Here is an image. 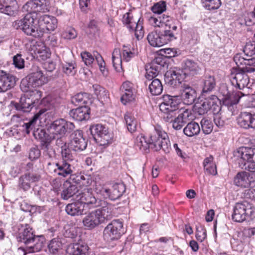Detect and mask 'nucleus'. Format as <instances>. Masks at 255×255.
I'll return each mask as SVG.
<instances>
[{
    "instance_id": "f257e3e1",
    "label": "nucleus",
    "mask_w": 255,
    "mask_h": 255,
    "mask_svg": "<svg viewBox=\"0 0 255 255\" xmlns=\"http://www.w3.org/2000/svg\"><path fill=\"white\" fill-rule=\"evenodd\" d=\"M134 146L143 153L148 152L151 148L156 151L161 149L165 153H168L171 149L168 135L160 127L154 128L149 140H147L142 134L138 135L135 138Z\"/></svg>"
},
{
    "instance_id": "f03ea898",
    "label": "nucleus",
    "mask_w": 255,
    "mask_h": 255,
    "mask_svg": "<svg viewBox=\"0 0 255 255\" xmlns=\"http://www.w3.org/2000/svg\"><path fill=\"white\" fill-rule=\"evenodd\" d=\"M113 207L107 205L86 214L83 219V224L85 229L92 230L110 220L113 217Z\"/></svg>"
},
{
    "instance_id": "7ed1b4c3",
    "label": "nucleus",
    "mask_w": 255,
    "mask_h": 255,
    "mask_svg": "<svg viewBox=\"0 0 255 255\" xmlns=\"http://www.w3.org/2000/svg\"><path fill=\"white\" fill-rule=\"evenodd\" d=\"M16 29L21 30L25 34L35 38L41 37L45 33L44 27L35 23L34 15L27 13L22 19L16 20L12 23Z\"/></svg>"
},
{
    "instance_id": "20e7f679",
    "label": "nucleus",
    "mask_w": 255,
    "mask_h": 255,
    "mask_svg": "<svg viewBox=\"0 0 255 255\" xmlns=\"http://www.w3.org/2000/svg\"><path fill=\"white\" fill-rule=\"evenodd\" d=\"M16 238L18 242L25 244L33 252L40 251L43 247L42 242L40 241L39 237L33 235L32 228L27 225L19 228Z\"/></svg>"
},
{
    "instance_id": "39448f33",
    "label": "nucleus",
    "mask_w": 255,
    "mask_h": 255,
    "mask_svg": "<svg viewBox=\"0 0 255 255\" xmlns=\"http://www.w3.org/2000/svg\"><path fill=\"white\" fill-rule=\"evenodd\" d=\"M171 31L155 30L150 32L147 36L149 44L153 47H161L169 42L177 38L178 32H176V27H172Z\"/></svg>"
},
{
    "instance_id": "423d86ee",
    "label": "nucleus",
    "mask_w": 255,
    "mask_h": 255,
    "mask_svg": "<svg viewBox=\"0 0 255 255\" xmlns=\"http://www.w3.org/2000/svg\"><path fill=\"white\" fill-rule=\"evenodd\" d=\"M33 72L25 79H22L20 88L24 92H27L31 88H36L42 86L48 82V78L45 76L38 67H33Z\"/></svg>"
},
{
    "instance_id": "0eeeda50",
    "label": "nucleus",
    "mask_w": 255,
    "mask_h": 255,
    "mask_svg": "<svg viewBox=\"0 0 255 255\" xmlns=\"http://www.w3.org/2000/svg\"><path fill=\"white\" fill-rule=\"evenodd\" d=\"M255 218V208L248 202L236 204L232 214V219L237 222L253 220Z\"/></svg>"
},
{
    "instance_id": "6e6552de",
    "label": "nucleus",
    "mask_w": 255,
    "mask_h": 255,
    "mask_svg": "<svg viewBox=\"0 0 255 255\" xmlns=\"http://www.w3.org/2000/svg\"><path fill=\"white\" fill-rule=\"evenodd\" d=\"M75 128L74 124L64 119H60L53 122L48 128L50 137H56V136H65L70 133Z\"/></svg>"
},
{
    "instance_id": "1a4fd4ad",
    "label": "nucleus",
    "mask_w": 255,
    "mask_h": 255,
    "mask_svg": "<svg viewBox=\"0 0 255 255\" xmlns=\"http://www.w3.org/2000/svg\"><path fill=\"white\" fill-rule=\"evenodd\" d=\"M124 233L123 222L119 220H114L104 230L103 237L105 241L111 242L118 240Z\"/></svg>"
},
{
    "instance_id": "9d476101",
    "label": "nucleus",
    "mask_w": 255,
    "mask_h": 255,
    "mask_svg": "<svg viewBox=\"0 0 255 255\" xmlns=\"http://www.w3.org/2000/svg\"><path fill=\"white\" fill-rule=\"evenodd\" d=\"M30 97H21L18 103H15L14 106L17 111L22 112H29L33 107L39 102L41 97V92L37 90L32 91Z\"/></svg>"
},
{
    "instance_id": "9b49d317",
    "label": "nucleus",
    "mask_w": 255,
    "mask_h": 255,
    "mask_svg": "<svg viewBox=\"0 0 255 255\" xmlns=\"http://www.w3.org/2000/svg\"><path fill=\"white\" fill-rule=\"evenodd\" d=\"M122 22L130 31L134 32V35L138 40L143 37L144 30L140 19H135L131 13L127 12L123 15Z\"/></svg>"
},
{
    "instance_id": "f8f14e48",
    "label": "nucleus",
    "mask_w": 255,
    "mask_h": 255,
    "mask_svg": "<svg viewBox=\"0 0 255 255\" xmlns=\"http://www.w3.org/2000/svg\"><path fill=\"white\" fill-rule=\"evenodd\" d=\"M47 168L54 175L66 177L72 174L74 167L68 161L61 160L57 163L49 162Z\"/></svg>"
},
{
    "instance_id": "ddd939ff",
    "label": "nucleus",
    "mask_w": 255,
    "mask_h": 255,
    "mask_svg": "<svg viewBox=\"0 0 255 255\" xmlns=\"http://www.w3.org/2000/svg\"><path fill=\"white\" fill-rule=\"evenodd\" d=\"M91 134L93 138L101 145H106L111 142V134L107 128L102 125L97 124L92 126L90 128Z\"/></svg>"
},
{
    "instance_id": "4468645a",
    "label": "nucleus",
    "mask_w": 255,
    "mask_h": 255,
    "mask_svg": "<svg viewBox=\"0 0 255 255\" xmlns=\"http://www.w3.org/2000/svg\"><path fill=\"white\" fill-rule=\"evenodd\" d=\"M238 156L244 161H247L245 163V169L250 172H255V148L241 147L238 151Z\"/></svg>"
},
{
    "instance_id": "2eb2a0df",
    "label": "nucleus",
    "mask_w": 255,
    "mask_h": 255,
    "mask_svg": "<svg viewBox=\"0 0 255 255\" xmlns=\"http://www.w3.org/2000/svg\"><path fill=\"white\" fill-rule=\"evenodd\" d=\"M87 142L88 140L83 136V131L81 130H76L70 135L69 144L73 151L81 152L86 148Z\"/></svg>"
},
{
    "instance_id": "dca6fc26",
    "label": "nucleus",
    "mask_w": 255,
    "mask_h": 255,
    "mask_svg": "<svg viewBox=\"0 0 255 255\" xmlns=\"http://www.w3.org/2000/svg\"><path fill=\"white\" fill-rule=\"evenodd\" d=\"M75 200L79 201L85 207L87 205L89 208H93L98 206L97 200L92 192L91 188H85L75 196Z\"/></svg>"
},
{
    "instance_id": "f3484780",
    "label": "nucleus",
    "mask_w": 255,
    "mask_h": 255,
    "mask_svg": "<svg viewBox=\"0 0 255 255\" xmlns=\"http://www.w3.org/2000/svg\"><path fill=\"white\" fill-rule=\"evenodd\" d=\"M165 62L160 57L155 58L152 62L146 66L145 77L149 81L156 77L164 67Z\"/></svg>"
},
{
    "instance_id": "a211bd4d",
    "label": "nucleus",
    "mask_w": 255,
    "mask_h": 255,
    "mask_svg": "<svg viewBox=\"0 0 255 255\" xmlns=\"http://www.w3.org/2000/svg\"><path fill=\"white\" fill-rule=\"evenodd\" d=\"M126 191V187L123 183H115L110 188H103L100 191L101 194L111 200L119 199Z\"/></svg>"
},
{
    "instance_id": "6ab92c4d",
    "label": "nucleus",
    "mask_w": 255,
    "mask_h": 255,
    "mask_svg": "<svg viewBox=\"0 0 255 255\" xmlns=\"http://www.w3.org/2000/svg\"><path fill=\"white\" fill-rule=\"evenodd\" d=\"M250 79L247 74L240 71L238 68L236 69L231 75L232 85L240 90L247 87L249 84Z\"/></svg>"
},
{
    "instance_id": "aec40b11",
    "label": "nucleus",
    "mask_w": 255,
    "mask_h": 255,
    "mask_svg": "<svg viewBox=\"0 0 255 255\" xmlns=\"http://www.w3.org/2000/svg\"><path fill=\"white\" fill-rule=\"evenodd\" d=\"M180 99L179 96H171L166 95L163 97V102L159 106L160 110L162 112L168 111L177 112L179 108Z\"/></svg>"
},
{
    "instance_id": "412c9836",
    "label": "nucleus",
    "mask_w": 255,
    "mask_h": 255,
    "mask_svg": "<svg viewBox=\"0 0 255 255\" xmlns=\"http://www.w3.org/2000/svg\"><path fill=\"white\" fill-rule=\"evenodd\" d=\"M180 99L183 102L187 105L193 104L197 98L196 90L185 83L181 84L180 89Z\"/></svg>"
},
{
    "instance_id": "4be33fe9",
    "label": "nucleus",
    "mask_w": 255,
    "mask_h": 255,
    "mask_svg": "<svg viewBox=\"0 0 255 255\" xmlns=\"http://www.w3.org/2000/svg\"><path fill=\"white\" fill-rule=\"evenodd\" d=\"M47 7L44 1L42 0H31L27 1L22 7L23 11L27 12L32 15L37 12H45Z\"/></svg>"
},
{
    "instance_id": "5701e85b",
    "label": "nucleus",
    "mask_w": 255,
    "mask_h": 255,
    "mask_svg": "<svg viewBox=\"0 0 255 255\" xmlns=\"http://www.w3.org/2000/svg\"><path fill=\"white\" fill-rule=\"evenodd\" d=\"M40 178V176L37 173H25L19 178L18 187L23 191H27L30 189L31 184L38 181Z\"/></svg>"
},
{
    "instance_id": "b1692460",
    "label": "nucleus",
    "mask_w": 255,
    "mask_h": 255,
    "mask_svg": "<svg viewBox=\"0 0 255 255\" xmlns=\"http://www.w3.org/2000/svg\"><path fill=\"white\" fill-rule=\"evenodd\" d=\"M16 77L4 71H0V92H4L14 86Z\"/></svg>"
},
{
    "instance_id": "393cba45",
    "label": "nucleus",
    "mask_w": 255,
    "mask_h": 255,
    "mask_svg": "<svg viewBox=\"0 0 255 255\" xmlns=\"http://www.w3.org/2000/svg\"><path fill=\"white\" fill-rule=\"evenodd\" d=\"M238 124L245 129L255 128V113L243 112L237 119Z\"/></svg>"
},
{
    "instance_id": "a878e982",
    "label": "nucleus",
    "mask_w": 255,
    "mask_h": 255,
    "mask_svg": "<svg viewBox=\"0 0 255 255\" xmlns=\"http://www.w3.org/2000/svg\"><path fill=\"white\" fill-rule=\"evenodd\" d=\"M216 85V80L213 76L204 75L201 81V86L202 88V96L206 97L215 89Z\"/></svg>"
},
{
    "instance_id": "bb28decb",
    "label": "nucleus",
    "mask_w": 255,
    "mask_h": 255,
    "mask_svg": "<svg viewBox=\"0 0 255 255\" xmlns=\"http://www.w3.org/2000/svg\"><path fill=\"white\" fill-rule=\"evenodd\" d=\"M38 23L40 26L44 27L46 31H54L57 26V20L54 16L42 15L39 16Z\"/></svg>"
},
{
    "instance_id": "cd10ccee",
    "label": "nucleus",
    "mask_w": 255,
    "mask_h": 255,
    "mask_svg": "<svg viewBox=\"0 0 255 255\" xmlns=\"http://www.w3.org/2000/svg\"><path fill=\"white\" fill-rule=\"evenodd\" d=\"M121 91L122 95L121 101L123 104L126 105L134 99L132 91V84L129 82L123 83L121 87Z\"/></svg>"
},
{
    "instance_id": "c85d7f7f",
    "label": "nucleus",
    "mask_w": 255,
    "mask_h": 255,
    "mask_svg": "<svg viewBox=\"0 0 255 255\" xmlns=\"http://www.w3.org/2000/svg\"><path fill=\"white\" fill-rule=\"evenodd\" d=\"M191 112L189 110H185L179 114L174 120L172 128L176 130H180L190 120L189 117L191 116Z\"/></svg>"
},
{
    "instance_id": "c756f323",
    "label": "nucleus",
    "mask_w": 255,
    "mask_h": 255,
    "mask_svg": "<svg viewBox=\"0 0 255 255\" xmlns=\"http://www.w3.org/2000/svg\"><path fill=\"white\" fill-rule=\"evenodd\" d=\"M79 192L77 186L67 180L63 184V190L61 194V198L63 200H68L73 197L75 200V196Z\"/></svg>"
},
{
    "instance_id": "7c9ffc66",
    "label": "nucleus",
    "mask_w": 255,
    "mask_h": 255,
    "mask_svg": "<svg viewBox=\"0 0 255 255\" xmlns=\"http://www.w3.org/2000/svg\"><path fill=\"white\" fill-rule=\"evenodd\" d=\"M88 107L80 106L79 108L72 109L69 112V116L77 121H82L89 118V113Z\"/></svg>"
},
{
    "instance_id": "2f4dec72",
    "label": "nucleus",
    "mask_w": 255,
    "mask_h": 255,
    "mask_svg": "<svg viewBox=\"0 0 255 255\" xmlns=\"http://www.w3.org/2000/svg\"><path fill=\"white\" fill-rule=\"evenodd\" d=\"M88 248L84 243L70 244L67 247L65 255H82L87 252Z\"/></svg>"
},
{
    "instance_id": "473e14b6",
    "label": "nucleus",
    "mask_w": 255,
    "mask_h": 255,
    "mask_svg": "<svg viewBox=\"0 0 255 255\" xmlns=\"http://www.w3.org/2000/svg\"><path fill=\"white\" fill-rule=\"evenodd\" d=\"M182 68L185 75L196 74L201 70L199 63L191 59H186L184 61Z\"/></svg>"
},
{
    "instance_id": "72a5a7b5",
    "label": "nucleus",
    "mask_w": 255,
    "mask_h": 255,
    "mask_svg": "<svg viewBox=\"0 0 255 255\" xmlns=\"http://www.w3.org/2000/svg\"><path fill=\"white\" fill-rule=\"evenodd\" d=\"M48 114V112L47 109L45 108L40 109L28 122L23 124L22 126L23 130H25L26 133L28 134L34 128L37 120L41 116H46Z\"/></svg>"
},
{
    "instance_id": "f704fd0d",
    "label": "nucleus",
    "mask_w": 255,
    "mask_h": 255,
    "mask_svg": "<svg viewBox=\"0 0 255 255\" xmlns=\"http://www.w3.org/2000/svg\"><path fill=\"white\" fill-rule=\"evenodd\" d=\"M213 103V102H211V96L205 98L204 100H201L194 105V111L200 115H204L210 110V104Z\"/></svg>"
},
{
    "instance_id": "c9c22d12",
    "label": "nucleus",
    "mask_w": 255,
    "mask_h": 255,
    "mask_svg": "<svg viewBox=\"0 0 255 255\" xmlns=\"http://www.w3.org/2000/svg\"><path fill=\"white\" fill-rule=\"evenodd\" d=\"M65 211L68 215L71 216H79L84 213V207L79 201H75L74 202L68 204L65 208Z\"/></svg>"
},
{
    "instance_id": "e433bc0d",
    "label": "nucleus",
    "mask_w": 255,
    "mask_h": 255,
    "mask_svg": "<svg viewBox=\"0 0 255 255\" xmlns=\"http://www.w3.org/2000/svg\"><path fill=\"white\" fill-rule=\"evenodd\" d=\"M234 183L236 186L244 188L248 187L252 185L248 173L246 172L238 173L234 178Z\"/></svg>"
},
{
    "instance_id": "4c0bfd02",
    "label": "nucleus",
    "mask_w": 255,
    "mask_h": 255,
    "mask_svg": "<svg viewBox=\"0 0 255 255\" xmlns=\"http://www.w3.org/2000/svg\"><path fill=\"white\" fill-rule=\"evenodd\" d=\"M71 102L76 106L91 103V95L87 93H79L72 98Z\"/></svg>"
},
{
    "instance_id": "58836bf2",
    "label": "nucleus",
    "mask_w": 255,
    "mask_h": 255,
    "mask_svg": "<svg viewBox=\"0 0 255 255\" xmlns=\"http://www.w3.org/2000/svg\"><path fill=\"white\" fill-rule=\"evenodd\" d=\"M183 131L186 136L192 137L197 135L200 133V127L197 123L191 122L187 124Z\"/></svg>"
},
{
    "instance_id": "ea45409f",
    "label": "nucleus",
    "mask_w": 255,
    "mask_h": 255,
    "mask_svg": "<svg viewBox=\"0 0 255 255\" xmlns=\"http://www.w3.org/2000/svg\"><path fill=\"white\" fill-rule=\"evenodd\" d=\"M48 250L50 254L58 255L61 252L63 244L59 238H54L51 240L48 246Z\"/></svg>"
},
{
    "instance_id": "a19ab883",
    "label": "nucleus",
    "mask_w": 255,
    "mask_h": 255,
    "mask_svg": "<svg viewBox=\"0 0 255 255\" xmlns=\"http://www.w3.org/2000/svg\"><path fill=\"white\" fill-rule=\"evenodd\" d=\"M124 118L128 130L130 133L135 132L137 129V122L133 115L130 112H127Z\"/></svg>"
},
{
    "instance_id": "79ce46f5",
    "label": "nucleus",
    "mask_w": 255,
    "mask_h": 255,
    "mask_svg": "<svg viewBox=\"0 0 255 255\" xmlns=\"http://www.w3.org/2000/svg\"><path fill=\"white\" fill-rule=\"evenodd\" d=\"M164 79L166 84L173 87L177 86L178 84H182L178 78V73L174 71L167 72Z\"/></svg>"
},
{
    "instance_id": "37998d69",
    "label": "nucleus",
    "mask_w": 255,
    "mask_h": 255,
    "mask_svg": "<svg viewBox=\"0 0 255 255\" xmlns=\"http://www.w3.org/2000/svg\"><path fill=\"white\" fill-rule=\"evenodd\" d=\"M203 165L205 171L210 174L216 175L217 174L216 165L213 162L212 156L206 157L203 162Z\"/></svg>"
},
{
    "instance_id": "c03bdc74",
    "label": "nucleus",
    "mask_w": 255,
    "mask_h": 255,
    "mask_svg": "<svg viewBox=\"0 0 255 255\" xmlns=\"http://www.w3.org/2000/svg\"><path fill=\"white\" fill-rule=\"evenodd\" d=\"M148 89L150 93L153 95H159L163 91V86L161 82L158 79H152L149 84Z\"/></svg>"
},
{
    "instance_id": "a18cd8bd",
    "label": "nucleus",
    "mask_w": 255,
    "mask_h": 255,
    "mask_svg": "<svg viewBox=\"0 0 255 255\" xmlns=\"http://www.w3.org/2000/svg\"><path fill=\"white\" fill-rule=\"evenodd\" d=\"M74 152L71 149L69 144L64 147V148L61 150L62 160L68 161L69 162L73 160L75 157Z\"/></svg>"
},
{
    "instance_id": "49530a36",
    "label": "nucleus",
    "mask_w": 255,
    "mask_h": 255,
    "mask_svg": "<svg viewBox=\"0 0 255 255\" xmlns=\"http://www.w3.org/2000/svg\"><path fill=\"white\" fill-rule=\"evenodd\" d=\"M92 88L99 100H101L103 102L108 98V92L104 88L98 84L93 85Z\"/></svg>"
},
{
    "instance_id": "de8ad7c7",
    "label": "nucleus",
    "mask_w": 255,
    "mask_h": 255,
    "mask_svg": "<svg viewBox=\"0 0 255 255\" xmlns=\"http://www.w3.org/2000/svg\"><path fill=\"white\" fill-rule=\"evenodd\" d=\"M160 19H161V22L163 26H165V29L164 30H171V27H176L175 32L178 33V30L177 28V26L175 25L172 20H171V17H170L168 15H165V14H163L162 15H159Z\"/></svg>"
},
{
    "instance_id": "09e8293b",
    "label": "nucleus",
    "mask_w": 255,
    "mask_h": 255,
    "mask_svg": "<svg viewBox=\"0 0 255 255\" xmlns=\"http://www.w3.org/2000/svg\"><path fill=\"white\" fill-rule=\"evenodd\" d=\"M112 61L115 69L119 71L122 68V57L119 49H115L112 54Z\"/></svg>"
},
{
    "instance_id": "8fccbe9b",
    "label": "nucleus",
    "mask_w": 255,
    "mask_h": 255,
    "mask_svg": "<svg viewBox=\"0 0 255 255\" xmlns=\"http://www.w3.org/2000/svg\"><path fill=\"white\" fill-rule=\"evenodd\" d=\"M203 7L208 10L218 9L221 5V0H202Z\"/></svg>"
},
{
    "instance_id": "3c124183",
    "label": "nucleus",
    "mask_w": 255,
    "mask_h": 255,
    "mask_svg": "<svg viewBox=\"0 0 255 255\" xmlns=\"http://www.w3.org/2000/svg\"><path fill=\"white\" fill-rule=\"evenodd\" d=\"M42 149L44 155L48 158H52L55 157L56 152L54 148L49 142H45L42 145Z\"/></svg>"
},
{
    "instance_id": "603ef678",
    "label": "nucleus",
    "mask_w": 255,
    "mask_h": 255,
    "mask_svg": "<svg viewBox=\"0 0 255 255\" xmlns=\"http://www.w3.org/2000/svg\"><path fill=\"white\" fill-rule=\"evenodd\" d=\"M62 71L68 75H74L77 71L76 65L73 63H65L62 64Z\"/></svg>"
},
{
    "instance_id": "864d4df0",
    "label": "nucleus",
    "mask_w": 255,
    "mask_h": 255,
    "mask_svg": "<svg viewBox=\"0 0 255 255\" xmlns=\"http://www.w3.org/2000/svg\"><path fill=\"white\" fill-rule=\"evenodd\" d=\"M200 124L202 130L205 134H208L212 131L213 126L210 120L206 119H203L201 121Z\"/></svg>"
},
{
    "instance_id": "5fc2aeb1",
    "label": "nucleus",
    "mask_w": 255,
    "mask_h": 255,
    "mask_svg": "<svg viewBox=\"0 0 255 255\" xmlns=\"http://www.w3.org/2000/svg\"><path fill=\"white\" fill-rule=\"evenodd\" d=\"M218 100L219 99L216 96L213 95L211 96V102H213V103L210 104L211 109L210 110L212 111L214 116L216 113H222L221 107L217 104Z\"/></svg>"
},
{
    "instance_id": "6e6d98bb",
    "label": "nucleus",
    "mask_w": 255,
    "mask_h": 255,
    "mask_svg": "<svg viewBox=\"0 0 255 255\" xmlns=\"http://www.w3.org/2000/svg\"><path fill=\"white\" fill-rule=\"evenodd\" d=\"M243 51L247 56H252L255 55V41L247 43L244 48Z\"/></svg>"
},
{
    "instance_id": "4d7b16f0",
    "label": "nucleus",
    "mask_w": 255,
    "mask_h": 255,
    "mask_svg": "<svg viewBox=\"0 0 255 255\" xmlns=\"http://www.w3.org/2000/svg\"><path fill=\"white\" fill-rule=\"evenodd\" d=\"M243 95H244L241 92H238L235 95L231 96L230 99L225 101L224 103L228 106H233L239 103L240 98Z\"/></svg>"
},
{
    "instance_id": "13d9d810",
    "label": "nucleus",
    "mask_w": 255,
    "mask_h": 255,
    "mask_svg": "<svg viewBox=\"0 0 255 255\" xmlns=\"http://www.w3.org/2000/svg\"><path fill=\"white\" fill-rule=\"evenodd\" d=\"M61 36L64 39L70 40L75 38L77 33L75 29L69 28L62 32Z\"/></svg>"
},
{
    "instance_id": "bf43d9fd",
    "label": "nucleus",
    "mask_w": 255,
    "mask_h": 255,
    "mask_svg": "<svg viewBox=\"0 0 255 255\" xmlns=\"http://www.w3.org/2000/svg\"><path fill=\"white\" fill-rule=\"evenodd\" d=\"M153 13L158 14L162 13L166 10V3L164 1H160L154 4L151 8Z\"/></svg>"
},
{
    "instance_id": "052dcab7",
    "label": "nucleus",
    "mask_w": 255,
    "mask_h": 255,
    "mask_svg": "<svg viewBox=\"0 0 255 255\" xmlns=\"http://www.w3.org/2000/svg\"><path fill=\"white\" fill-rule=\"evenodd\" d=\"M18 9V4L15 5H10V6H7L5 7L2 8L1 9V12L10 16H15L17 13Z\"/></svg>"
},
{
    "instance_id": "680f3d73",
    "label": "nucleus",
    "mask_w": 255,
    "mask_h": 255,
    "mask_svg": "<svg viewBox=\"0 0 255 255\" xmlns=\"http://www.w3.org/2000/svg\"><path fill=\"white\" fill-rule=\"evenodd\" d=\"M13 64L18 69H22L24 67V60L20 54H17L13 57Z\"/></svg>"
},
{
    "instance_id": "e2e57ef3",
    "label": "nucleus",
    "mask_w": 255,
    "mask_h": 255,
    "mask_svg": "<svg viewBox=\"0 0 255 255\" xmlns=\"http://www.w3.org/2000/svg\"><path fill=\"white\" fill-rule=\"evenodd\" d=\"M81 56L83 61L86 65H91L95 60L94 55L88 52L81 53Z\"/></svg>"
},
{
    "instance_id": "0e129e2a",
    "label": "nucleus",
    "mask_w": 255,
    "mask_h": 255,
    "mask_svg": "<svg viewBox=\"0 0 255 255\" xmlns=\"http://www.w3.org/2000/svg\"><path fill=\"white\" fill-rule=\"evenodd\" d=\"M214 121L215 125L219 128L224 127L225 123V119L223 118V112L216 113L214 116Z\"/></svg>"
},
{
    "instance_id": "69168bd1",
    "label": "nucleus",
    "mask_w": 255,
    "mask_h": 255,
    "mask_svg": "<svg viewBox=\"0 0 255 255\" xmlns=\"http://www.w3.org/2000/svg\"><path fill=\"white\" fill-rule=\"evenodd\" d=\"M163 115L162 118L163 120L168 123H172L175 118L177 117V112L176 111H168L167 112H162Z\"/></svg>"
},
{
    "instance_id": "338daca9",
    "label": "nucleus",
    "mask_w": 255,
    "mask_h": 255,
    "mask_svg": "<svg viewBox=\"0 0 255 255\" xmlns=\"http://www.w3.org/2000/svg\"><path fill=\"white\" fill-rule=\"evenodd\" d=\"M40 151L37 146L31 147L29 151V158L31 160L37 159L40 157Z\"/></svg>"
},
{
    "instance_id": "774afa93",
    "label": "nucleus",
    "mask_w": 255,
    "mask_h": 255,
    "mask_svg": "<svg viewBox=\"0 0 255 255\" xmlns=\"http://www.w3.org/2000/svg\"><path fill=\"white\" fill-rule=\"evenodd\" d=\"M244 23L247 26H251L255 24V16L253 12L248 13L245 16Z\"/></svg>"
}]
</instances>
